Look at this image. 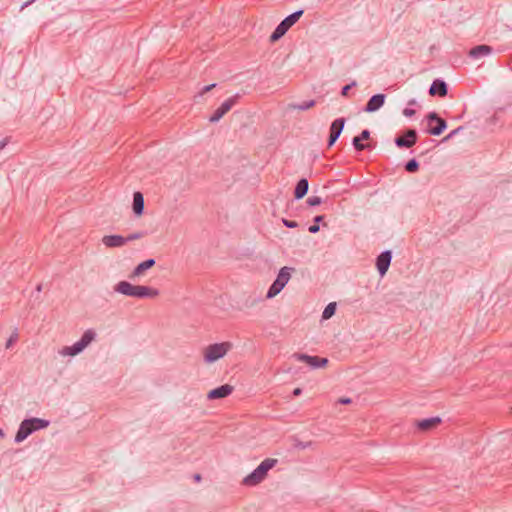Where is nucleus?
Returning <instances> with one entry per match:
<instances>
[{"mask_svg":"<svg viewBox=\"0 0 512 512\" xmlns=\"http://www.w3.org/2000/svg\"><path fill=\"white\" fill-rule=\"evenodd\" d=\"M49 426V421L41 418H30L23 420L20 423L19 429L15 435V442H23L30 434L39 429H44Z\"/></svg>","mask_w":512,"mask_h":512,"instance_id":"obj_4","label":"nucleus"},{"mask_svg":"<svg viewBox=\"0 0 512 512\" xmlns=\"http://www.w3.org/2000/svg\"><path fill=\"white\" fill-rule=\"evenodd\" d=\"M233 348L229 341L212 343L202 349L203 361L206 364H213L223 359Z\"/></svg>","mask_w":512,"mask_h":512,"instance_id":"obj_2","label":"nucleus"},{"mask_svg":"<svg viewBox=\"0 0 512 512\" xmlns=\"http://www.w3.org/2000/svg\"><path fill=\"white\" fill-rule=\"evenodd\" d=\"M95 336L96 333L93 330L88 329L83 333L79 341L71 346L62 347L59 351V354L64 357H74L80 354L95 339Z\"/></svg>","mask_w":512,"mask_h":512,"instance_id":"obj_5","label":"nucleus"},{"mask_svg":"<svg viewBox=\"0 0 512 512\" xmlns=\"http://www.w3.org/2000/svg\"><path fill=\"white\" fill-rule=\"evenodd\" d=\"M386 96L384 94H376L372 96L365 106V112L373 113L379 110L385 103Z\"/></svg>","mask_w":512,"mask_h":512,"instance_id":"obj_14","label":"nucleus"},{"mask_svg":"<svg viewBox=\"0 0 512 512\" xmlns=\"http://www.w3.org/2000/svg\"><path fill=\"white\" fill-rule=\"evenodd\" d=\"M155 265L154 259H148L139 263L132 271L130 278L142 277L146 270L152 268Z\"/></svg>","mask_w":512,"mask_h":512,"instance_id":"obj_18","label":"nucleus"},{"mask_svg":"<svg viewBox=\"0 0 512 512\" xmlns=\"http://www.w3.org/2000/svg\"><path fill=\"white\" fill-rule=\"evenodd\" d=\"M336 312V303L335 302H331L329 303L323 313H322V319L323 320H328L330 319Z\"/></svg>","mask_w":512,"mask_h":512,"instance_id":"obj_24","label":"nucleus"},{"mask_svg":"<svg viewBox=\"0 0 512 512\" xmlns=\"http://www.w3.org/2000/svg\"><path fill=\"white\" fill-rule=\"evenodd\" d=\"M233 386L224 384L220 387L210 390L207 393L208 400H216L228 397L233 392Z\"/></svg>","mask_w":512,"mask_h":512,"instance_id":"obj_12","label":"nucleus"},{"mask_svg":"<svg viewBox=\"0 0 512 512\" xmlns=\"http://www.w3.org/2000/svg\"><path fill=\"white\" fill-rule=\"evenodd\" d=\"M345 124L344 118L334 120L330 127L329 146H332L340 136Z\"/></svg>","mask_w":512,"mask_h":512,"instance_id":"obj_13","label":"nucleus"},{"mask_svg":"<svg viewBox=\"0 0 512 512\" xmlns=\"http://www.w3.org/2000/svg\"><path fill=\"white\" fill-rule=\"evenodd\" d=\"M307 191H308V181L306 179H301L297 183L296 188H295V192H294L295 198L296 199L303 198L306 195Z\"/></svg>","mask_w":512,"mask_h":512,"instance_id":"obj_22","label":"nucleus"},{"mask_svg":"<svg viewBox=\"0 0 512 512\" xmlns=\"http://www.w3.org/2000/svg\"><path fill=\"white\" fill-rule=\"evenodd\" d=\"M215 87V84L208 85L202 89V91L199 93V96H202L204 93L212 90Z\"/></svg>","mask_w":512,"mask_h":512,"instance_id":"obj_32","label":"nucleus"},{"mask_svg":"<svg viewBox=\"0 0 512 512\" xmlns=\"http://www.w3.org/2000/svg\"><path fill=\"white\" fill-rule=\"evenodd\" d=\"M106 248H121L127 244V239L118 234L104 235L101 239Z\"/></svg>","mask_w":512,"mask_h":512,"instance_id":"obj_11","label":"nucleus"},{"mask_svg":"<svg viewBox=\"0 0 512 512\" xmlns=\"http://www.w3.org/2000/svg\"><path fill=\"white\" fill-rule=\"evenodd\" d=\"M17 340H18V333L14 332L6 342V345H5L6 349L11 348Z\"/></svg>","mask_w":512,"mask_h":512,"instance_id":"obj_27","label":"nucleus"},{"mask_svg":"<svg viewBox=\"0 0 512 512\" xmlns=\"http://www.w3.org/2000/svg\"><path fill=\"white\" fill-rule=\"evenodd\" d=\"M291 270L289 267H282L280 269L277 278L266 293V299L275 298L284 289L291 279Z\"/></svg>","mask_w":512,"mask_h":512,"instance_id":"obj_6","label":"nucleus"},{"mask_svg":"<svg viewBox=\"0 0 512 512\" xmlns=\"http://www.w3.org/2000/svg\"><path fill=\"white\" fill-rule=\"evenodd\" d=\"M283 223L285 226H287L289 228L297 227V223L295 221H289V220L283 219Z\"/></svg>","mask_w":512,"mask_h":512,"instance_id":"obj_31","label":"nucleus"},{"mask_svg":"<svg viewBox=\"0 0 512 512\" xmlns=\"http://www.w3.org/2000/svg\"><path fill=\"white\" fill-rule=\"evenodd\" d=\"M339 401L342 404H349V403H351V399L350 398H341Z\"/></svg>","mask_w":512,"mask_h":512,"instance_id":"obj_35","label":"nucleus"},{"mask_svg":"<svg viewBox=\"0 0 512 512\" xmlns=\"http://www.w3.org/2000/svg\"><path fill=\"white\" fill-rule=\"evenodd\" d=\"M302 14L303 11L300 10L286 17L271 34L270 41L276 42L277 40H279L288 31V29L292 27L300 19Z\"/></svg>","mask_w":512,"mask_h":512,"instance_id":"obj_7","label":"nucleus"},{"mask_svg":"<svg viewBox=\"0 0 512 512\" xmlns=\"http://www.w3.org/2000/svg\"><path fill=\"white\" fill-rule=\"evenodd\" d=\"M293 394H294L295 396H299V395L301 394V389H300V388H296V389H294Z\"/></svg>","mask_w":512,"mask_h":512,"instance_id":"obj_36","label":"nucleus"},{"mask_svg":"<svg viewBox=\"0 0 512 512\" xmlns=\"http://www.w3.org/2000/svg\"><path fill=\"white\" fill-rule=\"evenodd\" d=\"M416 131L415 130H408L406 135L403 137H398L395 140V143L398 147H412L416 142Z\"/></svg>","mask_w":512,"mask_h":512,"instance_id":"obj_15","label":"nucleus"},{"mask_svg":"<svg viewBox=\"0 0 512 512\" xmlns=\"http://www.w3.org/2000/svg\"><path fill=\"white\" fill-rule=\"evenodd\" d=\"M492 53V48L488 45H479L469 51V56L475 59L486 57Z\"/></svg>","mask_w":512,"mask_h":512,"instance_id":"obj_20","label":"nucleus"},{"mask_svg":"<svg viewBox=\"0 0 512 512\" xmlns=\"http://www.w3.org/2000/svg\"><path fill=\"white\" fill-rule=\"evenodd\" d=\"M295 358L298 361L304 362L313 368L326 367L328 364L327 358H320L318 356H310L306 354H295Z\"/></svg>","mask_w":512,"mask_h":512,"instance_id":"obj_9","label":"nucleus"},{"mask_svg":"<svg viewBox=\"0 0 512 512\" xmlns=\"http://www.w3.org/2000/svg\"><path fill=\"white\" fill-rule=\"evenodd\" d=\"M144 210V198L140 192L133 195V211L137 216H141Z\"/></svg>","mask_w":512,"mask_h":512,"instance_id":"obj_21","label":"nucleus"},{"mask_svg":"<svg viewBox=\"0 0 512 512\" xmlns=\"http://www.w3.org/2000/svg\"><path fill=\"white\" fill-rule=\"evenodd\" d=\"M353 86H356V82H352L351 84H348L346 86L343 87L342 89V95L343 96H347L348 95V92L349 90L353 87Z\"/></svg>","mask_w":512,"mask_h":512,"instance_id":"obj_30","label":"nucleus"},{"mask_svg":"<svg viewBox=\"0 0 512 512\" xmlns=\"http://www.w3.org/2000/svg\"><path fill=\"white\" fill-rule=\"evenodd\" d=\"M236 99V96L226 99L210 117V122H218L235 105Z\"/></svg>","mask_w":512,"mask_h":512,"instance_id":"obj_10","label":"nucleus"},{"mask_svg":"<svg viewBox=\"0 0 512 512\" xmlns=\"http://www.w3.org/2000/svg\"><path fill=\"white\" fill-rule=\"evenodd\" d=\"M113 290L120 295L138 299H154L159 296L158 289L154 287L145 285H134L126 280H122L116 283L113 287Z\"/></svg>","mask_w":512,"mask_h":512,"instance_id":"obj_1","label":"nucleus"},{"mask_svg":"<svg viewBox=\"0 0 512 512\" xmlns=\"http://www.w3.org/2000/svg\"><path fill=\"white\" fill-rule=\"evenodd\" d=\"M5 436V433L2 429H0V438H3Z\"/></svg>","mask_w":512,"mask_h":512,"instance_id":"obj_38","label":"nucleus"},{"mask_svg":"<svg viewBox=\"0 0 512 512\" xmlns=\"http://www.w3.org/2000/svg\"><path fill=\"white\" fill-rule=\"evenodd\" d=\"M441 423V419L439 417H433L429 419H422L416 422V426L419 430L423 432H428L434 428H436Z\"/></svg>","mask_w":512,"mask_h":512,"instance_id":"obj_17","label":"nucleus"},{"mask_svg":"<svg viewBox=\"0 0 512 512\" xmlns=\"http://www.w3.org/2000/svg\"><path fill=\"white\" fill-rule=\"evenodd\" d=\"M277 459L266 458L263 460L250 474H248L242 481L245 486H256L261 483L266 477L268 472L277 464Z\"/></svg>","mask_w":512,"mask_h":512,"instance_id":"obj_3","label":"nucleus"},{"mask_svg":"<svg viewBox=\"0 0 512 512\" xmlns=\"http://www.w3.org/2000/svg\"><path fill=\"white\" fill-rule=\"evenodd\" d=\"M369 136H370V133H369V131H368V130H364V131H362V133H361V135H360V136H357V137H355V138L353 139V145H354V147H355L357 150H359V151L363 150V149L365 148V145L361 144V142H360V141H362V140H367V139L369 138Z\"/></svg>","mask_w":512,"mask_h":512,"instance_id":"obj_23","label":"nucleus"},{"mask_svg":"<svg viewBox=\"0 0 512 512\" xmlns=\"http://www.w3.org/2000/svg\"><path fill=\"white\" fill-rule=\"evenodd\" d=\"M195 479H196L197 481H199V480L201 479V476H200V475H196V476H195Z\"/></svg>","mask_w":512,"mask_h":512,"instance_id":"obj_39","label":"nucleus"},{"mask_svg":"<svg viewBox=\"0 0 512 512\" xmlns=\"http://www.w3.org/2000/svg\"><path fill=\"white\" fill-rule=\"evenodd\" d=\"M391 262V253L389 251L381 253L377 258V269L381 276L385 275L388 271Z\"/></svg>","mask_w":512,"mask_h":512,"instance_id":"obj_16","label":"nucleus"},{"mask_svg":"<svg viewBox=\"0 0 512 512\" xmlns=\"http://www.w3.org/2000/svg\"><path fill=\"white\" fill-rule=\"evenodd\" d=\"M319 231V226H318V223H315L314 225H311L309 227V232L311 233H316Z\"/></svg>","mask_w":512,"mask_h":512,"instance_id":"obj_34","label":"nucleus"},{"mask_svg":"<svg viewBox=\"0 0 512 512\" xmlns=\"http://www.w3.org/2000/svg\"><path fill=\"white\" fill-rule=\"evenodd\" d=\"M429 133L432 135H440L447 127L444 119L440 118L436 113H430L428 116Z\"/></svg>","mask_w":512,"mask_h":512,"instance_id":"obj_8","label":"nucleus"},{"mask_svg":"<svg viewBox=\"0 0 512 512\" xmlns=\"http://www.w3.org/2000/svg\"><path fill=\"white\" fill-rule=\"evenodd\" d=\"M143 237V233L141 232H134L129 234L127 237H124V239H127V243L130 241H135Z\"/></svg>","mask_w":512,"mask_h":512,"instance_id":"obj_28","label":"nucleus"},{"mask_svg":"<svg viewBox=\"0 0 512 512\" xmlns=\"http://www.w3.org/2000/svg\"><path fill=\"white\" fill-rule=\"evenodd\" d=\"M322 218H323L322 216H317V217L315 218V221H316V222H319V221H321V220H322Z\"/></svg>","mask_w":512,"mask_h":512,"instance_id":"obj_37","label":"nucleus"},{"mask_svg":"<svg viewBox=\"0 0 512 512\" xmlns=\"http://www.w3.org/2000/svg\"><path fill=\"white\" fill-rule=\"evenodd\" d=\"M403 114L407 117H411L415 114V110L406 108L403 110Z\"/></svg>","mask_w":512,"mask_h":512,"instance_id":"obj_33","label":"nucleus"},{"mask_svg":"<svg viewBox=\"0 0 512 512\" xmlns=\"http://www.w3.org/2000/svg\"><path fill=\"white\" fill-rule=\"evenodd\" d=\"M322 200L319 196H311L308 198L307 203L311 206H316L321 204Z\"/></svg>","mask_w":512,"mask_h":512,"instance_id":"obj_29","label":"nucleus"},{"mask_svg":"<svg viewBox=\"0 0 512 512\" xmlns=\"http://www.w3.org/2000/svg\"><path fill=\"white\" fill-rule=\"evenodd\" d=\"M418 162L414 159L410 160L407 164H406V170L408 172H416L418 170Z\"/></svg>","mask_w":512,"mask_h":512,"instance_id":"obj_26","label":"nucleus"},{"mask_svg":"<svg viewBox=\"0 0 512 512\" xmlns=\"http://www.w3.org/2000/svg\"><path fill=\"white\" fill-rule=\"evenodd\" d=\"M429 94L431 96L439 95L440 97H444L447 95V85L444 81L435 80L430 89Z\"/></svg>","mask_w":512,"mask_h":512,"instance_id":"obj_19","label":"nucleus"},{"mask_svg":"<svg viewBox=\"0 0 512 512\" xmlns=\"http://www.w3.org/2000/svg\"><path fill=\"white\" fill-rule=\"evenodd\" d=\"M315 105V101L314 100H310V101H306L300 105H290L289 107L291 109H294V110H308L312 107H314Z\"/></svg>","mask_w":512,"mask_h":512,"instance_id":"obj_25","label":"nucleus"}]
</instances>
